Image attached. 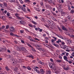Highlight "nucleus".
<instances>
[{"mask_svg": "<svg viewBox=\"0 0 74 74\" xmlns=\"http://www.w3.org/2000/svg\"><path fill=\"white\" fill-rule=\"evenodd\" d=\"M53 38H54V40L53 39H52L51 40V42H52V44L53 45H54V46H55V47H57V48H59V45H56L55 44V43H54L55 41H56V39L57 38H56L54 37H53Z\"/></svg>", "mask_w": 74, "mask_h": 74, "instance_id": "obj_1", "label": "nucleus"}, {"mask_svg": "<svg viewBox=\"0 0 74 74\" xmlns=\"http://www.w3.org/2000/svg\"><path fill=\"white\" fill-rule=\"evenodd\" d=\"M24 51V52H27V50L25 49V47H20V50L19 51Z\"/></svg>", "mask_w": 74, "mask_h": 74, "instance_id": "obj_2", "label": "nucleus"}, {"mask_svg": "<svg viewBox=\"0 0 74 74\" xmlns=\"http://www.w3.org/2000/svg\"><path fill=\"white\" fill-rule=\"evenodd\" d=\"M10 32H15V28L14 27H11L10 28Z\"/></svg>", "mask_w": 74, "mask_h": 74, "instance_id": "obj_3", "label": "nucleus"}, {"mask_svg": "<svg viewBox=\"0 0 74 74\" xmlns=\"http://www.w3.org/2000/svg\"><path fill=\"white\" fill-rule=\"evenodd\" d=\"M40 74L41 73V74H44L45 73V71L43 69H40Z\"/></svg>", "mask_w": 74, "mask_h": 74, "instance_id": "obj_4", "label": "nucleus"}, {"mask_svg": "<svg viewBox=\"0 0 74 74\" xmlns=\"http://www.w3.org/2000/svg\"><path fill=\"white\" fill-rule=\"evenodd\" d=\"M15 49L16 51H18V50H19L20 49V47H18V46H16L15 47Z\"/></svg>", "mask_w": 74, "mask_h": 74, "instance_id": "obj_5", "label": "nucleus"}, {"mask_svg": "<svg viewBox=\"0 0 74 74\" xmlns=\"http://www.w3.org/2000/svg\"><path fill=\"white\" fill-rule=\"evenodd\" d=\"M34 71L37 72L38 74H41V72H40V71H39V70H38L36 69H34Z\"/></svg>", "mask_w": 74, "mask_h": 74, "instance_id": "obj_6", "label": "nucleus"}, {"mask_svg": "<svg viewBox=\"0 0 74 74\" xmlns=\"http://www.w3.org/2000/svg\"><path fill=\"white\" fill-rule=\"evenodd\" d=\"M21 9L24 12H26V8H23L22 7L21 8Z\"/></svg>", "mask_w": 74, "mask_h": 74, "instance_id": "obj_7", "label": "nucleus"}, {"mask_svg": "<svg viewBox=\"0 0 74 74\" xmlns=\"http://www.w3.org/2000/svg\"><path fill=\"white\" fill-rule=\"evenodd\" d=\"M5 69L7 71H9L10 70V68H8V66H5Z\"/></svg>", "mask_w": 74, "mask_h": 74, "instance_id": "obj_8", "label": "nucleus"}, {"mask_svg": "<svg viewBox=\"0 0 74 74\" xmlns=\"http://www.w3.org/2000/svg\"><path fill=\"white\" fill-rule=\"evenodd\" d=\"M56 62L57 63H60L61 62H62V61L61 60H56Z\"/></svg>", "mask_w": 74, "mask_h": 74, "instance_id": "obj_9", "label": "nucleus"}, {"mask_svg": "<svg viewBox=\"0 0 74 74\" xmlns=\"http://www.w3.org/2000/svg\"><path fill=\"white\" fill-rule=\"evenodd\" d=\"M62 29L64 30H65V31H67V29H66V28L64 27V26H62Z\"/></svg>", "mask_w": 74, "mask_h": 74, "instance_id": "obj_10", "label": "nucleus"}, {"mask_svg": "<svg viewBox=\"0 0 74 74\" xmlns=\"http://www.w3.org/2000/svg\"><path fill=\"white\" fill-rule=\"evenodd\" d=\"M63 69H64V70H66V71H68L69 70V67H66V68L64 67L63 68Z\"/></svg>", "mask_w": 74, "mask_h": 74, "instance_id": "obj_11", "label": "nucleus"}, {"mask_svg": "<svg viewBox=\"0 0 74 74\" xmlns=\"http://www.w3.org/2000/svg\"><path fill=\"white\" fill-rule=\"evenodd\" d=\"M14 15L16 16V18L19 16V14L17 12L15 13L14 14Z\"/></svg>", "mask_w": 74, "mask_h": 74, "instance_id": "obj_12", "label": "nucleus"}, {"mask_svg": "<svg viewBox=\"0 0 74 74\" xmlns=\"http://www.w3.org/2000/svg\"><path fill=\"white\" fill-rule=\"evenodd\" d=\"M20 24H23V23H25V21L23 20L20 21Z\"/></svg>", "mask_w": 74, "mask_h": 74, "instance_id": "obj_13", "label": "nucleus"}, {"mask_svg": "<svg viewBox=\"0 0 74 74\" xmlns=\"http://www.w3.org/2000/svg\"><path fill=\"white\" fill-rule=\"evenodd\" d=\"M32 23H33V24H34V25H37V23L36 22H35L34 21H31Z\"/></svg>", "mask_w": 74, "mask_h": 74, "instance_id": "obj_14", "label": "nucleus"}, {"mask_svg": "<svg viewBox=\"0 0 74 74\" xmlns=\"http://www.w3.org/2000/svg\"><path fill=\"white\" fill-rule=\"evenodd\" d=\"M57 27L58 29L59 30L60 32H62V29H61L59 26H57Z\"/></svg>", "mask_w": 74, "mask_h": 74, "instance_id": "obj_15", "label": "nucleus"}, {"mask_svg": "<svg viewBox=\"0 0 74 74\" xmlns=\"http://www.w3.org/2000/svg\"><path fill=\"white\" fill-rule=\"evenodd\" d=\"M67 6L68 7L69 10L70 11V10H71V8H70V5H67Z\"/></svg>", "mask_w": 74, "mask_h": 74, "instance_id": "obj_16", "label": "nucleus"}, {"mask_svg": "<svg viewBox=\"0 0 74 74\" xmlns=\"http://www.w3.org/2000/svg\"><path fill=\"white\" fill-rule=\"evenodd\" d=\"M24 2L25 3H27V2H28V3H30L31 1L29 0H25Z\"/></svg>", "mask_w": 74, "mask_h": 74, "instance_id": "obj_17", "label": "nucleus"}, {"mask_svg": "<svg viewBox=\"0 0 74 74\" xmlns=\"http://www.w3.org/2000/svg\"><path fill=\"white\" fill-rule=\"evenodd\" d=\"M38 63H39L40 64H41L42 65H44V62H42L41 61H39Z\"/></svg>", "mask_w": 74, "mask_h": 74, "instance_id": "obj_18", "label": "nucleus"}, {"mask_svg": "<svg viewBox=\"0 0 74 74\" xmlns=\"http://www.w3.org/2000/svg\"><path fill=\"white\" fill-rule=\"evenodd\" d=\"M29 38L31 41H34V42L35 41V40H34L30 38V36H29Z\"/></svg>", "mask_w": 74, "mask_h": 74, "instance_id": "obj_19", "label": "nucleus"}, {"mask_svg": "<svg viewBox=\"0 0 74 74\" xmlns=\"http://www.w3.org/2000/svg\"><path fill=\"white\" fill-rule=\"evenodd\" d=\"M10 35L12 36H15V35L12 32H11L10 33Z\"/></svg>", "mask_w": 74, "mask_h": 74, "instance_id": "obj_20", "label": "nucleus"}, {"mask_svg": "<svg viewBox=\"0 0 74 74\" xmlns=\"http://www.w3.org/2000/svg\"><path fill=\"white\" fill-rule=\"evenodd\" d=\"M74 13V10L73 9H72L70 12L71 14H73Z\"/></svg>", "mask_w": 74, "mask_h": 74, "instance_id": "obj_21", "label": "nucleus"}, {"mask_svg": "<svg viewBox=\"0 0 74 74\" xmlns=\"http://www.w3.org/2000/svg\"><path fill=\"white\" fill-rule=\"evenodd\" d=\"M40 49L41 50V51H43L42 53H44V52H45V49Z\"/></svg>", "mask_w": 74, "mask_h": 74, "instance_id": "obj_22", "label": "nucleus"}, {"mask_svg": "<svg viewBox=\"0 0 74 74\" xmlns=\"http://www.w3.org/2000/svg\"><path fill=\"white\" fill-rule=\"evenodd\" d=\"M67 42L69 44H71L72 42V41L70 40H67Z\"/></svg>", "mask_w": 74, "mask_h": 74, "instance_id": "obj_23", "label": "nucleus"}, {"mask_svg": "<svg viewBox=\"0 0 74 74\" xmlns=\"http://www.w3.org/2000/svg\"><path fill=\"white\" fill-rule=\"evenodd\" d=\"M52 19H53V21H57V20L55 18V17H53L52 18Z\"/></svg>", "mask_w": 74, "mask_h": 74, "instance_id": "obj_24", "label": "nucleus"}, {"mask_svg": "<svg viewBox=\"0 0 74 74\" xmlns=\"http://www.w3.org/2000/svg\"><path fill=\"white\" fill-rule=\"evenodd\" d=\"M63 58L64 60H66V59H68L67 56H64Z\"/></svg>", "mask_w": 74, "mask_h": 74, "instance_id": "obj_25", "label": "nucleus"}, {"mask_svg": "<svg viewBox=\"0 0 74 74\" xmlns=\"http://www.w3.org/2000/svg\"><path fill=\"white\" fill-rule=\"evenodd\" d=\"M28 57L29 58H31L32 59L33 58V55H30L28 56Z\"/></svg>", "mask_w": 74, "mask_h": 74, "instance_id": "obj_26", "label": "nucleus"}, {"mask_svg": "<svg viewBox=\"0 0 74 74\" xmlns=\"http://www.w3.org/2000/svg\"><path fill=\"white\" fill-rule=\"evenodd\" d=\"M47 1L50 3H52V2H53L52 0H47Z\"/></svg>", "mask_w": 74, "mask_h": 74, "instance_id": "obj_27", "label": "nucleus"}, {"mask_svg": "<svg viewBox=\"0 0 74 74\" xmlns=\"http://www.w3.org/2000/svg\"><path fill=\"white\" fill-rule=\"evenodd\" d=\"M16 18L18 19H19V20H22V18L20 17L19 16L18 17H16Z\"/></svg>", "mask_w": 74, "mask_h": 74, "instance_id": "obj_28", "label": "nucleus"}, {"mask_svg": "<svg viewBox=\"0 0 74 74\" xmlns=\"http://www.w3.org/2000/svg\"><path fill=\"white\" fill-rule=\"evenodd\" d=\"M35 29L36 30H39V29H40V28H39V27H38V28H35Z\"/></svg>", "mask_w": 74, "mask_h": 74, "instance_id": "obj_29", "label": "nucleus"}, {"mask_svg": "<svg viewBox=\"0 0 74 74\" xmlns=\"http://www.w3.org/2000/svg\"><path fill=\"white\" fill-rule=\"evenodd\" d=\"M46 7L47 8H49V7H50V5H45Z\"/></svg>", "mask_w": 74, "mask_h": 74, "instance_id": "obj_30", "label": "nucleus"}, {"mask_svg": "<svg viewBox=\"0 0 74 74\" xmlns=\"http://www.w3.org/2000/svg\"><path fill=\"white\" fill-rule=\"evenodd\" d=\"M17 6L19 8H21V9L22 8V6H21V5H19V4Z\"/></svg>", "mask_w": 74, "mask_h": 74, "instance_id": "obj_31", "label": "nucleus"}, {"mask_svg": "<svg viewBox=\"0 0 74 74\" xmlns=\"http://www.w3.org/2000/svg\"><path fill=\"white\" fill-rule=\"evenodd\" d=\"M25 17L26 18H27V19H31L30 18V17L27 16H25Z\"/></svg>", "mask_w": 74, "mask_h": 74, "instance_id": "obj_32", "label": "nucleus"}, {"mask_svg": "<svg viewBox=\"0 0 74 74\" xmlns=\"http://www.w3.org/2000/svg\"><path fill=\"white\" fill-rule=\"evenodd\" d=\"M15 5H17V6L19 4V3L18 2H15Z\"/></svg>", "mask_w": 74, "mask_h": 74, "instance_id": "obj_33", "label": "nucleus"}, {"mask_svg": "<svg viewBox=\"0 0 74 74\" xmlns=\"http://www.w3.org/2000/svg\"><path fill=\"white\" fill-rule=\"evenodd\" d=\"M3 4H4V5L5 6V7H7V3H4Z\"/></svg>", "mask_w": 74, "mask_h": 74, "instance_id": "obj_34", "label": "nucleus"}, {"mask_svg": "<svg viewBox=\"0 0 74 74\" xmlns=\"http://www.w3.org/2000/svg\"><path fill=\"white\" fill-rule=\"evenodd\" d=\"M27 69L29 70H31V68H30V67H29V66H27Z\"/></svg>", "mask_w": 74, "mask_h": 74, "instance_id": "obj_35", "label": "nucleus"}, {"mask_svg": "<svg viewBox=\"0 0 74 74\" xmlns=\"http://www.w3.org/2000/svg\"><path fill=\"white\" fill-rule=\"evenodd\" d=\"M17 70H18V68L16 67L14 69V71H16Z\"/></svg>", "mask_w": 74, "mask_h": 74, "instance_id": "obj_36", "label": "nucleus"}, {"mask_svg": "<svg viewBox=\"0 0 74 74\" xmlns=\"http://www.w3.org/2000/svg\"><path fill=\"white\" fill-rule=\"evenodd\" d=\"M57 36L58 37H59L60 38H62V39H63V37L62 36H59L58 35H57Z\"/></svg>", "mask_w": 74, "mask_h": 74, "instance_id": "obj_37", "label": "nucleus"}, {"mask_svg": "<svg viewBox=\"0 0 74 74\" xmlns=\"http://www.w3.org/2000/svg\"><path fill=\"white\" fill-rule=\"evenodd\" d=\"M10 27L9 25H7L6 26V29H8Z\"/></svg>", "mask_w": 74, "mask_h": 74, "instance_id": "obj_38", "label": "nucleus"}, {"mask_svg": "<svg viewBox=\"0 0 74 74\" xmlns=\"http://www.w3.org/2000/svg\"><path fill=\"white\" fill-rule=\"evenodd\" d=\"M40 4L41 6H43V5H44V4L43 3V2H41L40 3Z\"/></svg>", "mask_w": 74, "mask_h": 74, "instance_id": "obj_39", "label": "nucleus"}, {"mask_svg": "<svg viewBox=\"0 0 74 74\" xmlns=\"http://www.w3.org/2000/svg\"><path fill=\"white\" fill-rule=\"evenodd\" d=\"M7 16H9L10 15V13L8 12L7 13Z\"/></svg>", "mask_w": 74, "mask_h": 74, "instance_id": "obj_40", "label": "nucleus"}, {"mask_svg": "<svg viewBox=\"0 0 74 74\" xmlns=\"http://www.w3.org/2000/svg\"><path fill=\"white\" fill-rule=\"evenodd\" d=\"M27 11H29V12H30V9L29 8H27Z\"/></svg>", "mask_w": 74, "mask_h": 74, "instance_id": "obj_41", "label": "nucleus"}, {"mask_svg": "<svg viewBox=\"0 0 74 74\" xmlns=\"http://www.w3.org/2000/svg\"><path fill=\"white\" fill-rule=\"evenodd\" d=\"M70 37H74V35L73 34L72 35H70Z\"/></svg>", "mask_w": 74, "mask_h": 74, "instance_id": "obj_42", "label": "nucleus"}, {"mask_svg": "<svg viewBox=\"0 0 74 74\" xmlns=\"http://www.w3.org/2000/svg\"><path fill=\"white\" fill-rule=\"evenodd\" d=\"M51 71H47V73L49 74H51Z\"/></svg>", "mask_w": 74, "mask_h": 74, "instance_id": "obj_43", "label": "nucleus"}, {"mask_svg": "<svg viewBox=\"0 0 74 74\" xmlns=\"http://www.w3.org/2000/svg\"><path fill=\"white\" fill-rule=\"evenodd\" d=\"M29 26H30V27H31L33 28V25H32V24H29Z\"/></svg>", "mask_w": 74, "mask_h": 74, "instance_id": "obj_44", "label": "nucleus"}, {"mask_svg": "<svg viewBox=\"0 0 74 74\" xmlns=\"http://www.w3.org/2000/svg\"><path fill=\"white\" fill-rule=\"evenodd\" d=\"M20 1L21 4H23V1L22 0H20Z\"/></svg>", "mask_w": 74, "mask_h": 74, "instance_id": "obj_45", "label": "nucleus"}, {"mask_svg": "<svg viewBox=\"0 0 74 74\" xmlns=\"http://www.w3.org/2000/svg\"><path fill=\"white\" fill-rule=\"evenodd\" d=\"M32 51H33L34 52H36V50L35 49H32Z\"/></svg>", "mask_w": 74, "mask_h": 74, "instance_id": "obj_46", "label": "nucleus"}, {"mask_svg": "<svg viewBox=\"0 0 74 74\" xmlns=\"http://www.w3.org/2000/svg\"><path fill=\"white\" fill-rule=\"evenodd\" d=\"M5 50V47H2V50Z\"/></svg>", "mask_w": 74, "mask_h": 74, "instance_id": "obj_47", "label": "nucleus"}, {"mask_svg": "<svg viewBox=\"0 0 74 74\" xmlns=\"http://www.w3.org/2000/svg\"><path fill=\"white\" fill-rule=\"evenodd\" d=\"M38 31H40V32H41L42 31V29H39V30H38Z\"/></svg>", "mask_w": 74, "mask_h": 74, "instance_id": "obj_48", "label": "nucleus"}, {"mask_svg": "<svg viewBox=\"0 0 74 74\" xmlns=\"http://www.w3.org/2000/svg\"><path fill=\"white\" fill-rule=\"evenodd\" d=\"M61 42V44H62L63 45H64V44H65V43H64V42Z\"/></svg>", "mask_w": 74, "mask_h": 74, "instance_id": "obj_49", "label": "nucleus"}, {"mask_svg": "<svg viewBox=\"0 0 74 74\" xmlns=\"http://www.w3.org/2000/svg\"><path fill=\"white\" fill-rule=\"evenodd\" d=\"M50 60L51 62H53V59L52 58H51L50 59Z\"/></svg>", "mask_w": 74, "mask_h": 74, "instance_id": "obj_50", "label": "nucleus"}, {"mask_svg": "<svg viewBox=\"0 0 74 74\" xmlns=\"http://www.w3.org/2000/svg\"><path fill=\"white\" fill-rule=\"evenodd\" d=\"M49 66L50 67V68H53V66H52V65L51 64L49 65Z\"/></svg>", "mask_w": 74, "mask_h": 74, "instance_id": "obj_51", "label": "nucleus"}, {"mask_svg": "<svg viewBox=\"0 0 74 74\" xmlns=\"http://www.w3.org/2000/svg\"><path fill=\"white\" fill-rule=\"evenodd\" d=\"M20 32L21 33H23V30H21L20 31Z\"/></svg>", "mask_w": 74, "mask_h": 74, "instance_id": "obj_52", "label": "nucleus"}, {"mask_svg": "<svg viewBox=\"0 0 74 74\" xmlns=\"http://www.w3.org/2000/svg\"><path fill=\"white\" fill-rule=\"evenodd\" d=\"M34 39V40H37L38 41H40V40H39L36 38H35Z\"/></svg>", "mask_w": 74, "mask_h": 74, "instance_id": "obj_53", "label": "nucleus"}, {"mask_svg": "<svg viewBox=\"0 0 74 74\" xmlns=\"http://www.w3.org/2000/svg\"><path fill=\"white\" fill-rule=\"evenodd\" d=\"M68 62H69V64H71V63H73V62H72L70 61H69Z\"/></svg>", "mask_w": 74, "mask_h": 74, "instance_id": "obj_54", "label": "nucleus"}, {"mask_svg": "<svg viewBox=\"0 0 74 74\" xmlns=\"http://www.w3.org/2000/svg\"><path fill=\"white\" fill-rule=\"evenodd\" d=\"M36 47H40V45H36Z\"/></svg>", "mask_w": 74, "mask_h": 74, "instance_id": "obj_55", "label": "nucleus"}, {"mask_svg": "<svg viewBox=\"0 0 74 74\" xmlns=\"http://www.w3.org/2000/svg\"><path fill=\"white\" fill-rule=\"evenodd\" d=\"M66 53V56H68L69 55V53Z\"/></svg>", "mask_w": 74, "mask_h": 74, "instance_id": "obj_56", "label": "nucleus"}, {"mask_svg": "<svg viewBox=\"0 0 74 74\" xmlns=\"http://www.w3.org/2000/svg\"><path fill=\"white\" fill-rule=\"evenodd\" d=\"M34 18H36V19H38V17H37V16H34Z\"/></svg>", "mask_w": 74, "mask_h": 74, "instance_id": "obj_57", "label": "nucleus"}, {"mask_svg": "<svg viewBox=\"0 0 74 74\" xmlns=\"http://www.w3.org/2000/svg\"><path fill=\"white\" fill-rule=\"evenodd\" d=\"M36 62V60H33L32 61V63H34Z\"/></svg>", "mask_w": 74, "mask_h": 74, "instance_id": "obj_58", "label": "nucleus"}, {"mask_svg": "<svg viewBox=\"0 0 74 74\" xmlns=\"http://www.w3.org/2000/svg\"><path fill=\"white\" fill-rule=\"evenodd\" d=\"M15 37H19V36H18L16 34L15 35Z\"/></svg>", "mask_w": 74, "mask_h": 74, "instance_id": "obj_59", "label": "nucleus"}, {"mask_svg": "<svg viewBox=\"0 0 74 74\" xmlns=\"http://www.w3.org/2000/svg\"><path fill=\"white\" fill-rule=\"evenodd\" d=\"M65 55V53H62V54H61V56H63L62 55Z\"/></svg>", "mask_w": 74, "mask_h": 74, "instance_id": "obj_60", "label": "nucleus"}, {"mask_svg": "<svg viewBox=\"0 0 74 74\" xmlns=\"http://www.w3.org/2000/svg\"><path fill=\"white\" fill-rule=\"evenodd\" d=\"M27 45L29 47H30L31 45H30L29 44V43L27 44Z\"/></svg>", "mask_w": 74, "mask_h": 74, "instance_id": "obj_61", "label": "nucleus"}, {"mask_svg": "<svg viewBox=\"0 0 74 74\" xmlns=\"http://www.w3.org/2000/svg\"><path fill=\"white\" fill-rule=\"evenodd\" d=\"M2 47L0 48V52H1V51H2Z\"/></svg>", "mask_w": 74, "mask_h": 74, "instance_id": "obj_62", "label": "nucleus"}, {"mask_svg": "<svg viewBox=\"0 0 74 74\" xmlns=\"http://www.w3.org/2000/svg\"><path fill=\"white\" fill-rule=\"evenodd\" d=\"M3 5L2 4H0V6L1 7H3Z\"/></svg>", "mask_w": 74, "mask_h": 74, "instance_id": "obj_63", "label": "nucleus"}, {"mask_svg": "<svg viewBox=\"0 0 74 74\" xmlns=\"http://www.w3.org/2000/svg\"><path fill=\"white\" fill-rule=\"evenodd\" d=\"M43 37H45L46 36V34H44L43 35Z\"/></svg>", "mask_w": 74, "mask_h": 74, "instance_id": "obj_64", "label": "nucleus"}]
</instances>
